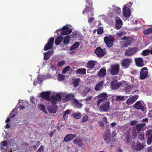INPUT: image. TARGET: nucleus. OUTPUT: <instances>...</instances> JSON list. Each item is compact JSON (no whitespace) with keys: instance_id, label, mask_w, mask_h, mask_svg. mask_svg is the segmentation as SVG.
I'll return each instance as SVG.
<instances>
[{"instance_id":"nucleus-1","label":"nucleus","mask_w":152,"mask_h":152,"mask_svg":"<svg viewBox=\"0 0 152 152\" xmlns=\"http://www.w3.org/2000/svg\"><path fill=\"white\" fill-rule=\"evenodd\" d=\"M104 41L108 47L110 48L113 45L114 39L112 36L110 35L104 37Z\"/></svg>"},{"instance_id":"nucleus-2","label":"nucleus","mask_w":152,"mask_h":152,"mask_svg":"<svg viewBox=\"0 0 152 152\" xmlns=\"http://www.w3.org/2000/svg\"><path fill=\"white\" fill-rule=\"evenodd\" d=\"M121 39L125 41L124 44L123 45V47L124 48H126L129 46L134 41L133 38L130 36H124Z\"/></svg>"},{"instance_id":"nucleus-3","label":"nucleus","mask_w":152,"mask_h":152,"mask_svg":"<svg viewBox=\"0 0 152 152\" xmlns=\"http://www.w3.org/2000/svg\"><path fill=\"white\" fill-rule=\"evenodd\" d=\"M120 69L119 65L118 64L112 65L111 66L110 70V74L112 75H117Z\"/></svg>"},{"instance_id":"nucleus-4","label":"nucleus","mask_w":152,"mask_h":152,"mask_svg":"<svg viewBox=\"0 0 152 152\" xmlns=\"http://www.w3.org/2000/svg\"><path fill=\"white\" fill-rule=\"evenodd\" d=\"M145 142H141L138 141L137 143L134 144L133 147L134 149L136 151H140L142 150L145 146Z\"/></svg>"},{"instance_id":"nucleus-5","label":"nucleus","mask_w":152,"mask_h":152,"mask_svg":"<svg viewBox=\"0 0 152 152\" xmlns=\"http://www.w3.org/2000/svg\"><path fill=\"white\" fill-rule=\"evenodd\" d=\"M98 97L99 98L98 100L97 103V107L99 106L102 102L105 101L108 97L107 94L106 93H102L98 95Z\"/></svg>"},{"instance_id":"nucleus-6","label":"nucleus","mask_w":152,"mask_h":152,"mask_svg":"<svg viewBox=\"0 0 152 152\" xmlns=\"http://www.w3.org/2000/svg\"><path fill=\"white\" fill-rule=\"evenodd\" d=\"M110 107V102L102 103L100 106L99 110L100 112H106L108 111Z\"/></svg>"},{"instance_id":"nucleus-7","label":"nucleus","mask_w":152,"mask_h":152,"mask_svg":"<svg viewBox=\"0 0 152 152\" xmlns=\"http://www.w3.org/2000/svg\"><path fill=\"white\" fill-rule=\"evenodd\" d=\"M97 57L101 58L104 56L106 54V52L99 47H97L94 51Z\"/></svg>"},{"instance_id":"nucleus-8","label":"nucleus","mask_w":152,"mask_h":152,"mask_svg":"<svg viewBox=\"0 0 152 152\" xmlns=\"http://www.w3.org/2000/svg\"><path fill=\"white\" fill-rule=\"evenodd\" d=\"M61 95L58 93L56 96L52 95L51 96V103L53 105L56 104L57 102H60L61 99Z\"/></svg>"},{"instance_id":"nucleus-9","label":"nucleus","mask_w":152,"mask_h":152,"mask_svg":"<svg viewBox=\"0 0 152 152\" xmlns=\"http://www.w3.org/2000/svg\"><path fill=\"white\" fill-rule=\"evenodd\" d=\"M138 49L137 48H129L126 50L125 55L126 56H130L133 55L137 51Z\"/></svg>"},{"instance_id":"nucleus-10","label":"nucleus","mask_w":152,"mask_h":152,"mask_svg":"<svg viewBox=\"0 0 152 152\" xmlns=\"http://www.w3.org/2000/svg\"><path fill=\"white\" fill-rule=\"evenodd\" d=\"M148 69L146 67L142 68L140 71V78L141 80H144L146 79L148 76Z\"/></svg>"},{"instance_id":"nucleus-11","label":"nucleus","mask_w":152,"mask_h":152,"mask_svg":"<svg viewBox=\"0 0 152 152\" xmlns=\"http://www.w3.org/2000/svg\"><path fill=\"white\" fill-rule=\"evenodd\" d=\"M132 62V60L131 58H124L121 60V66L123 67L126 69L130 65Z\"/></svg>"},{"instance_id":"nucleus-12","label":"nucleus","mask_w":152,"mask_h":152,"mask_svg":"<svg viewBox=\"0 0 152 152\" xmlns=\"http://www.w3.org/2000/svg\"><path fill=\"white\" fill-rule=\"evenodd\" d=\"M141 102H142L141 101H137L134 105V107L137 110H140L144 112L146 109V108L141 103Z\"/></svg>"},{"instance_id":"nucleus-13","label":"nucleus","mask_w":152,"mask_h":152,"mask_svg":"<svg viewBox=\"0 0 152 152\" xmlns=\"http://www.w3.org/2000/svg\"><path fill=\"white\" fill-rule=\"evenodd\" d=\"M54 39L53 37L50 38L48 41L47 43L45 45L44 50L45 51L51 49L52 48Z\"/></svg>"},{"instance_id":"nucleus-14","label":"nucleus","mask_w":152,"mask_h":152,"mask_svg":"<svg viewBox=\"0 0 152 152\" xmlns=\"http://www.w3.org/2000/svg\"><path fill=\"white\" fill-rule=\"evenodd\" d=\"M122 84V83L121 82H118L116 80H112L110 83V86L111 88L113 90L117 89Z\"/></svg>"},{"instance_id":"nucleus-15","label":"nucleus","mask_w":152,"mask_h":152,"mask_svg":"<svg viewBox=\"0 0 152 152\" xmlns=\"http://www.w3.org/2000/svg\"><path fill=\"white\" fill-rule=\"evenodd\" d=\"M107 131L103 136V138L105 141V143L108 144L111 140L110 132V129L106 130Z\"/></svg>"},{"instance_id":"nucleus-16","label":"nucleus","mask_w":152,"mask_h":152,"mask_svg":"<svg viewBox=\"0 0 152 152\" xmlns=\"http://www.w3.org/2000/svg\"><path fill=\"white\" fill-rule=\"evenodd\" d=\"M122 138L124 141L126 142L127 143H130L131 142L130 132L128 130L126 131L125 133L122 136Z\"/></svg>"},{"instance_id":"nucleus-17","label":"nucleus","mask_w":152,"mask_h":152,"mask_svg":"<svg viewBox=\"0 0 152 152\" xmlns=\"http://www.w3.org/2000/svg\"><path fill=\"white\" fill-rule=\"evenodd\" d=\"M115 19L116 21L115 28L117 30H119L121 28L122 26V21L120 18L118 17H116Z\"/></svg>"},{"instance_id":"nucleus-18","label":"nucleus","mask_w":152,"mask_h":152,"mask_svg":"<svg viewBox=\"0 0 152 152\" xmlns=\"http://www.w3.org/2000/svg\"><path fill=\"white\" fill-rule=\"evenodd\" d=\"M40 95L41 97L44 99L49 101H50L51 99L49 98L50 93L49 92L46 91L42 92L41 93Z\"/></svg>"},{"instance_id":"nucleus-19","label":"nucleus","mask_w":152,"mask_h":152,"mask_svg":"<svg viewBox=\"0 0 152 152\" xmlns=\"http://www.w3.org/2000/svg\"><path fill=\"white\" fill-rule=\"evenodd\" d=\"M138 97L139 96L138 95H135L131 96L126 101L127 104L129 105L132 104L136 101Z\"/></svg>"},{"instance_id":"nucleus-20","label":"nucleus","mask_w":152,"mask_h":152,"mask_svg":"<svg viewBox=\"0 0 152 152\" xmlns=\"http://www.w3.org/2000/svg\"><path fill=\"white\" fill-rule=\"evenodd\" d=\"M136 66L138 67H142L144 66V60L142 58L139 57L135 60Z\"/></svg>"},{"instance_id":"nucleus-21","label":"nucleus","mask_w":152,"mask_h":152,"mask_svg":"<svg viewBox=\"0 0 152 152\" xmlns=\"http://www.w3.org/2000/svg\"><path fill=\"white\" fill-rule=\"evenodd\" d=\"M77 136L75 134H69L66 135L64 139V141L66 142H68L72 140Z\"/></svg>"},{"instance_id":"nucleus-22","label":"nucleus","mask_w":152,"mask_h":152,"mask_svg":"<svg viewBox=\"0 0 152 152\" xmlns=\"http://www.w3.org/2000/svg\"><path fill=\"white\" fill-rule=\"evenodd\" d=\"M106 74V70L105 67H104L100 69L97 75L99 77L102 78L105 76Z\"/></svg>"},{"instance_id":"nucleus-23","label":"nucleus","mask_w":152,"mask_h":152,"mask_svg":"<svg viewBox=\"0 0 152 152\" xmlns=\"http://www.w3.org/2000/svg\"><path fill=\"white\" fill-rule=\"evenodd\" d=\"M123 14L124 16L126 17L127 18L130 15V9L127 6L124 5L123 8Z\"/></svg>"},{"instance_id":"nucleus-24","label":"nucleus","mask_w":152,"mask_h":152,"mask_svg":"<svg viewBox=\"0 0 152 152\" xmlns=\"http://www.w3.org/2000/svg\"><path fill=\"white\" fill-rule=\"evenodd\" d=\"M53 53V50H48L47 52L45 53L44 57V60L45 61L47 60L52 55Z\"/></svg>"},{"instance_id":"nucleus-25","label":"nucleus","mask_w":152,"mask_h":152,"mask_svg":"<svg viewBox=\"0 0 152 152\" xmlns=\"http://www.w3.org/2000/svg\"><path fill=\"white\" fill-rule=\"evenodd\" d=\"M104 82L103 80L101 81L99 83L96 84L95 89L96 91H100L103 88V86Z\"/></svg>"},{"instance_id":"nucleus-26","label":"nucleus","mask_w":152,"mask_h":152,"mask_svg":"<svg viewBox=\"0 0 152 152\" xmlns=\"http://www.w3.org/2000/svg\"><path fill=\"white\" fill-rule=\"evenodd\" d=\"M96 64V61L90 60L87 63L86 66L87 68L91 69L94 68Z\"/></svg>"},{"instance_id":"nucleus-27","label":"nucleus","mask_w":152,"mask_h":152,"mask_svg":"<svg viewBox=\"0 0 152 152\" xmlns=\"http://www.w3.org/2000/svg\"><path fill=\"white\" fill-rule=\"evenodd\" d=\"M94 10L92 6H88L86 5L85 10L83 11V15L86 12L88 13Z\"/></svg>"},{"instance_id":"nucleus-28","label":"nucleus","mask_w":152,"mask_h":152,"mask_svg":"<svg viewBox=\"0 0 152 152\" xmlns=\"http://www.w3.org/2000/svg\"><path fill=\"white\" fill-rule=\"evenodd\" d=\"M63 39V37L61 36H59L57 37L55 41L56 45H59L62 41Z\"/></svg>"},{"instance_id":"nucleus-29","label":"nucleus","mask_w":152,"mask_h":152,"mask_svg":"<svg viewBox=\"0 0 152 152\" xmlns=\"http://www.w3.org/2000/svg\"><path fill=\"white\" fill-rule=\"evenodd\" d=\"M86 69L85 68H80L76 70V73L80 75H84L86 74Z\"/></svg>"},{"instance_id":"nucleus-30","label":"nucleus","mask_w":152,"mask_h":152,"mask_svg":"<svg viewBox=\"0 0 152 152\" xmlns=\"http://www.w3.org/2000/svg\"><path fill=\"white\" fill-rule=\"evenodd\" d=\"M57 108L55 106H51L48 108V111L50 113H55L57 111Z\"/></svg>"},{"instance_id":"nucleus-31","label":"nucleus","mask_w":152,"mask_h":152,"mask_svg":"<svg viewBox=\"0 0 152 152\" xmlns=\"http://www.w3.org/2000/svg\"><path fill=\"white\" fill-rule=\"evenodd\" d=\"M75 96L72 94H69L66 95L65 96V99L69 101L71 99H74Z\"/></svg>"},{"instance_id":"nucleus-32","label":"nucleus","mask_w":152,"mask_h":152,"mask_svg":"<svg viewBox=\"0 0 152 152\" xmlns=\"http://www.w3.org/2000/svg\"><path fill=\"white\" fill-rule=\"evenodd\" d=\"M61 33V34L62 35H67L71 33L72 31V28H70L66 31L62 30Z\"/></svg>"},{"instance_id":"nucleus-33","label":"nucleus","mask_w":152,"mask_h":152,"mask_svg":"<svg viewBox=\"0 0 152 152\" xmlns=\"http://www.w3.org/2000/svg\"><path fill=\"white\" fill-rule=\"evenodd\" d=\"M143 33L145 35H149L152 34V28H148L144 30Z\"/></svg>"},{"instance_id":"nucleus-34","label":"nucleus","mask_w":152,"mask_h":152,"mask_svg":"<svg viewBox=\"0 0 152 152\" xmlns=\"http://www.w3.org/2000/svg\"><path fill=\"white\" fill-rule=\"evenodd\" d=\"M75 106L76 108H80L82 107V105L78 101L75 99H74V102Z\"/></svg>"},{"instance_id":"nucleus-35","label":"nucleus","mask_w":152,"mask_h":152,"mask_svg":"<svg viewBox=\"0 0 152 152\" xmlns=\"http://www.w3.org/2000/svg\"><path fill=\"white\" fill-rule=\"evenodd\" d=\"M90 88H89L88 87H86L83 90V92L82 93V96H86L90 91Z\"/></svg>"},{"instance_id":"nucleus-36","label":"nucleus","mask_w":152,"mask_h":152,"mask_svg":"<svg viewBox=\"0 0 152 152\" xmlns=\"http://www.w3.org/2000/svg\"><path fill=\"white\" fill-rule=\"evenodd\" d=\"M79 44L80 43L79 42H76L75 43L73 44V45L70 48V50H74L76 49L78 47Z\"/></svg>"},{"instance_id":"nucleus-37","label":"nucleus","mask_w":152,"mask_h":152,"mask_svg":"<svg viewBox=\"0 0 152 152\" xmlns=\"http://www.w3.org/2000/svg\"><path fill=\"white\" fill-rule=\"evenodd\" d=\"M80 78H78L75 79L73 81V84L75 87H77L78 86L80 83Z\"/></svg>"},{"instance_id":"nucleus-38","label":"nucleus","mask_w":152,"mask_h":152,"mask_svg":"<svg viewBox=\"0 0 152 152\" xmlns=\"http://www.w3.org/2000/svg\"><path fill=\"white\" fill-rule=\"evenodd\" d=\"M70 38V37L69 35L65 37L63 41V43L65 44H69Z\"/></svg>"},{"instance_id":"nucleus-39","label":"nucleus","mask_w":152,"mask_h":152,"mask_svg":"<svg viewBox=\"0 0 152 152\" xmlns=\"http://www.w3.org/2000/svg\"><path fill=\"white\" fill-rule=\"evenodd\" d=\"M39 108L43 112L46 113L47 112L45 110V106L42 104H39L38 105Z\"/></svg>"},{"instance_id":"nucleus-40","label":"nucleus","mask_w":152,"mask_h":152,"mask_svg":"<svg viewBox=\"0 0 152 152\" xmlns=\"http://www.w3.org/2000/svg\"><path fill=\"white\" fill-rule=\"evenodd\" d=\"M72 116L75 119H78L80 118L81 116V114L80 113H75L72 114Z\"/></svg>"},{"instance_id":"nucleus-41","label":"nucleus","mask_w":152,"mask_h":152,"mask_svg":"<svg viewBox=\"0 0 152 152\" xmlns=\"http://www.w3.org/2000/svg\"><path fill=\"white\" fill-rule=\"evenodd\" d=\"M73 142L74 144H77L80 146H81L83 144L81 140L76 139L74 140Z\"/></svg>"},{"instance_id":"nucleus-42","label":"nucleus","mask_w":152,"mask_h":152,"mask_svg":"<svg viewBox=\"0 0 152 152\" xmlns=\"http://www.w3.org/2000/svg\"><path fill=\"white\" fill-rule=\"evenodd\" d=\"M144 126V124H138L136 126L137 129L138 131H142V128Z\"/></svg>"},{"instance_id":"nucleus-43","label":"nucleus","mask_w":152,"mask_h":152,"mask_svg":"<svg viewBox=\"0 0 152 152\" xmlns=\"http://www.w3.org/2000/svg\"><path fill=\"white\" fill-rule=\"evenodd\" d=\"M103 29L102 27H99L97 29V34L99 35L103 33Z\"/></svg>"},{"instance_id":"nucleus-44","label":"nucleus","mask_w":152,"mask_h":152,"mask_svg":"<svg viewBox=\"0 0 152 152\" xmlns=\"http://www.w3.org/2000/svg\"><path fill=\"white\" fill-rule=\"evenodd\" d=\"M70 68V67L69 66H67L63 69L62 72V74H65L66 72L69 71Z\"/></svg>"},{"instance_id":"nucleus-45","label":"nucleus","mask_w":152,"mask_h":152,"mask_svg":"<svg viewBox=\"0 0 152 152\" xmlns=\"http://www.w3.org/2000/svg\"><path fill=\"white\" fill-rule=\"evenodd\" d=\"M69 28L68 26H64L62 28L57 30L55 32V33H56L58 34V33L57 32V31H62V30H69L68 29Z\"/></svg>"},{"instance_id":"nucleus-46","label":"nucleus","mask_w":152,"mask_h":152,"mask_svg":"<svg viewBox=\"0 0 152 152\" xmlns=\"http://www.w3.org/2000/svg\"><path fill=\"white\" fill-rule=\"evenodd\" d=\"M64 112L63 114V118L65 119V118L66 117H67V116H66V115L70 114L71 113V111L70 110L68 109L66 110L64 112Z\"/></svg>"},{"instance_id":"nucleus-47","label":"nucleus","mask_w":152,"mask_h":152,"mask_svg":"<svg viewBox=\"0 0 152 152\" xmlns=\"http://www.w3.org/2000/svg\"><path fill=\"white\" fill-rule=\"evenodd\" d=\"M65 76L61 74H59L58 76V80L59 81H62L64 80Z\"/></svg>"},{"instance_id":"nucleus-48","label":"nucleus","mask_w":152,"mask_h":152,"mask_svg":"<svg viewBox=\"0 0 152 152\" xmlns=\"http://www.w3.org/2000/svg\"><path fill=\"white\" fill-rule=\"evenodd\" d=\"M147 143L149 145L151 144L152 142V136L151 137H147Z\"/></svg>"},{"instance_id":"nucleus-49","label":"nucleus","mask_w":152,"mask_h":152,"mask_svg":"<svg viewBox=\"0 0 152 152\" xmlns=\"http://www.w3.org/2000/svg\"><path fill=\"white\" fill-rule=\"evenodd\" d=\"M152 130L151 129L147 130L146 132V137H151V136H152Z\"/></svg>"},{"instance_id":"nucleus-50","label":"nucleus","mask_w":152,"mask_h":152,"mask_svg":"<svg viewBox=\"0 0 152 152\" xmlns=\"http://www.w3.org/2000/svg\"><path fill=\"white\" fill-rule=\"evenodd\" d=\"M125 32L124 31L122 32L120 31L117 33V35L118 37H121L125 35Z\"/></svg>"},{"instance_id":"nucleus-51","label":"nucleus","mask_w":152,"mask_h":152,"mask_svg":"<svg viewBox=\"0 0 152 152\" xmlns=\"http://www.w3.org/2000/svg\"><path fill=\"white\" fill-rule=\"evenodd\" d=\"M138 139L141 141H143L144 140V134H140L138 135Z\"/></svg>"},{"instance_id":"nucleus-52","label":"nucleus","mask_w":152,"mask_h":152,"mask_svg":"<svg viewBox=\"0 0 152 152\" xmlns=\"http://www.w3.org/2000/svg\"><path fill=\"white\" fill-rule=\"evenodd\" d=\"M149 53V50H145L142 51V55L143 56H146L148 55Z\"/></svg>"},{"instance_id":"nucleus-53","label":"nucleus","mask_w":152,"mask_h":152,"mask_svg":"<svg viewBox=\"0 0 152 152\" xmlns=\"http://www.w3.org/2000/svg\"><path fill=\"white\" fill-rule=\"evenodd\" d=\"M88 116L87 115H85L83 118V120L81 121L82 123H84L88 119Z\"/></svg>"},{"instance_id":"nucleus-54","label":"nucleus","mask_w":152,"mask_h":152,"mask_svg":"<svg viewBox=\"0 0 152 152\" xmlns=\"http://www.w3.org/2000/svg\"><path fill=\"white\" fill-rule=\"evenodd\" d=\"M65 62L64 61H62L58 63V65L59 66L61 67L65 64Z\"/></svg>"},{"instance_id":"nucleus-55","label":"nucleus","mask_w":152,"mask_h":152,"mask_svg":"<svg viewBox=\"0 0 152 152\" xmlns=\"http://www.w3.org/2000/svg\"><path fill=\"white\" fill-rule=\"evenodd\" d=\"M137 123V122L135 120H133L130 123V125L131 126H134L136 125Z\"/></svg>"},{"instance_id":"nucleus-56","label":"nucleus","mask_w":152,"mask_h":152,"mask_svg":"<svg viewBox=\"0 0 152 152\" xmlns=\"http://www.w3.org/2000/svg\"><path fill=\"white\" fill-rule=\"evenodd\" d=\"M132 134L134 137H136L137 136V133L136 131L135 130H133L132 132Z\"/></svg>"},{"instance_id":"nucleus-57","label":"nucleus","mask_w":152,"mask_h":152,"mask_svg":"<svg viewBox=\"0 0 152 152\" xmlns=\"http://www.w3.org/2000/svg\"><path fill=\"white\" fill-rule=\"evenodd\" d=\"M117 99L118 100H119L120 101H123L124 99V97L123 96H118L117 97Z\"/></svg>"},{"instance_id":"nucleus-58","label":"nucleus","mask_w":152,"mask_h":152,"mask_svg":"<svg viewBox=\"0 0 152 152\" xmlns=\"http://www.w3.org/2000/svg\"><path fill=\"white\" fill-rule=\"evenodd\" d=\"M86 4L89 5V6H92V2L91 0H87Z\"/></svg>"},{"instance_id":"nucleus-59","label":"nucleus","mask_w":152,"mask_h":152,"mask_svg":"<svg viewBox=\"0 0 152 152\" xmlns=\"http://www.w3.org/2000/svg\"><path fill=\"white\" fill-rule=\"evenodd\" d=\"M44 149V147L42 145H41L38 150V152H43Z\"/></svg>"},{"instance_id":"nucleus-60","label":"nucleus","mask_w":152,"mask_h":152,"mask_svg":"<svg viewBox=\"0 0 152 152\" xmlns=\"http://www.w3.org/2000/svg\"><path fill=\"white\" fill-rule=\"evenodd\" d=\"M1 144L2 146H6L7 144V141H3L1 142Z\"/></svg>"},{"instance_id":"nucleus-61","label":"nucleus","mask_w":152,"mask_h":152,"mask_svg":"<svg viewBox=\"0 0 152 152\" xmlns=\"http://www.w3.org/2000/svg\"><path fill=\"white\" fill-rule=\"evenodd\" d=\"M115 12L118 14H119L121 12V9L120 8L117 7L116 8H115Z\"/></svg>"},{"instance_id":"nucleus-62","label":"nucleus","mask_w":152,"mask_h":152,"mask_svg":"<svg viewBox=\"0 0 152 152\" xmlns=\"http://www.w3.org/2000/svg\"><path fill=\"white\" fill-rule=\"evenodd\" d=\"M30 101L32 103L35 104V100L34 97H32L31 98Z\"/></svg>"},{"instance_id":"nucleus-63","label":"nucleus","mask_w":152,"mask_h":152,"mask_svg":"<svg viewBox=\"0 0 152 152\" xmlns=\"http://www.w3.org/2000/svg\"><path fill=\"white\" fill-rule=\"evenodd\" d=\"M116 135V133L115 131H113L112 133V137H115Z\"/></svg>"},{"instance_id":"nucleus-64","label":"nucleus","mask_w":152,"mask_h":152,"mask_svg":"<svg viewBox=\"0 0 152 152\" xmlns=\"http://www.w3.org/2000/svg\"><path fill=\"white\" fill-rule=\"evenodd\" d=\"M148 115L149 117L152 118V110L150 111Z\"/></svg>"}]
</instances>
